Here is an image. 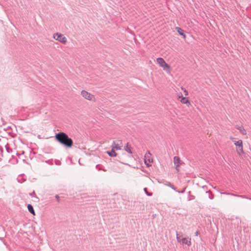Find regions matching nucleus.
<instances>
[{
	"label": "nucleus",
	"mask_w": 251,
	"mask_h": 251,
	"mask_svg": "<svg viewBox=\"0 0 251 251\" xmlns=\"http://www.w3.org/2000/svg\"><path fill=\"white\" fill-rule=\"evenodd\" d=\"M125 150L126 151H127L128 153L131 154L132 151L131 150V148L130 146H128V144L127 143L126 146L125 147Z\"/></svg>",
	"instance_id": "nucleus-13"
},
{
	"label": "nucleus",
	"mask_w": 251,
	"mask_h": 251,
	"mask_svg": "<svg viewBox=\"0 0 251 251\" xmlns=\"http://www.w3.org/2000/svg\"><path fill=\"white\" fill-rule=\"evenodd\" d=\"M176 240L182 245H187L189 246L191 245V239L189 237H183L182 233H176Z\"/></svg>",
	"instance_id": "nucleus-2"
},
{
	"label": "nucleus",
	"mask_w": 251,
	"mask_h": 251,
	"mask_svg": "<svg viewBox=\"0 0 251 251\" xmlns=\"http://www.w3.org/2000/svg\"><path fill=\"white\" fill-rule=\"evenodd\" d=\"M165 185L171 187L172 189L176 190V188L170 182H166V183H165Z\"/></svg>",
	"instance_id": "nucleus-16"
},
{
	"label": "nucleus",
	"mask_w": 251,
	"mask_h": 251,
	"mask_svg": "<svg viewBox=\"0 0 251 251\" xmlns=\"http://www.w3.org/2000/svg\"><path fill=\"white\" fill-rule=\"evenodd\" d=\"M239 197H242V198H245V197H244V196H240Z\"/></svg>",
	"instance_id": "nucleus-21"
},
{
	"label": "nucleus",
	"mask_w": 251,
	"mask_h": 251,
	"mask_svg": "<svg viewBox=\"0 0 251 251\" xmlns=\"http://www.w3.org/2000/svg\"><path fill=\"white\" fill-rule=\"evenodd\" d=\"M178 97L181 103L186 104L187 106H190V102L188 97H183L182 94H179Z\"/></svg>",
	"instance_id": "nucleus-7"
},
{
	"label": "nucleus",
	"mask_w": 251,
	"mask_h": 251,
	"mask_svg": "<svg viewBox=\"0 0 251 251\" xmlns=\"http://www.w3.org/2000/svg\"><path fill=\"white\" fill-rule=\"evenodd\" d=\"M157 63L164 70L168 71L170 69L169 66L165 62L162 58H158L156 59Z\"/></svg>",
	"instance_id": "nucleus-6"
},
{
	"label": "nucleus",
	"mask_w": 251,
	"mask_h": 251,
	"mask_svg": "<svg viewBox=\"0 0 251 251\" xmlns=\"http://www.w3.org/2000/svg\"><path fill=\"white\" fill-rule=\"evenodd\" d=\"M180 160L178 157L175 156L174 157V166L176 169V170L178 172L179 171V167L180 165Z\"/></svg>",
	"instance_id": "nucleus-10"
},
{
	"label": "nucleus",
	"mask_w": 251,
	"mask_h": 251,
	"mask_svg": "<svg viewBox=\"0 0 251 251\" xmlns=\"http://www.w3.org/2000/svg\"><path fill=\"white\" fill-rule=\"evenodd\" d=\"M144 190L147 195L149 196H152V193L148 192L147 189L146 188H145L144 189Z\"/></svg>",
	"instance_id": "nucleus-17"
},
{
	"label": "nucleus",
	"mask_w": 251,
	"mask_h": 251,
	"mask_svg": "<svg viewBox=\"0 0 251 251\" xmlns=\"http://www.w3.org/2000/svg\"><path fill=\"white\" fill-rule=\"evenodd\" d=\"M237 128L239 130L240 132L243 135H246L247 132L243 126H238Z\"/></svg>",
	"instance_id": "nucleus-12"
},
{
	"label": "nucleus",
	"mask_w": 251,
	"mask_h": 251,
	"mask_svg": "<svg viewBox=\"0 0 251 251\" xmlns=\"http://www.w3.org/2000/svg\"><path fill=\"white\" fill-rule=\"evenodd\" d=\"M53 38L63 44H66L67 42V38L63 35L58 32L53 34Z\"/></svg>",
	"instance_id": "nucleus-5"
},
{
	"label": "nucleus",
	"mask_w": 251,
	"mask_h": 251,
	"mask_svg": "<svg viewBox=\"0 0 251 251\" xmlns=\"http://www.w3.org/2000/svg\"><path fill=\"white\" fill-rule=\"evenodd\" d=\"M176 29L180 35H183L184 37L185 36V35L183 34V30L180 27H176Z\"/></svg>",
	"instance_id": "nucleus-15"
},
{
	"label": "nucleus",
	"mask_w": 251,
	"mask_h": 251,
	"mask_svg": "<svg viewBox=\"0 0 251 251\" xmlns=\"http://www.w3.org/2000/svg\"><path fill=\"white\" fill-rule=\"evenodd\" d=\"M181 90L184 92V95L185 96H187L188 95V91L185 88H184L183 87H181Z\"/></svg>",
	"instance_id": "nucleus-18"
},
{
	"label": "nucleus",
	"mask_w": 251,
	"mask_h": 251,
	"mask_svg": "<svg viewBox=\"0 0 251 251\" xmlns=\"http://www.w3.org/2000/svg\"><path fill=\"white\" fill-rule=\"evenodd\" d=\"M150 157L151 154L150 153H146L145 155L144 162L147 167L150 166L152 161V159H151Z\"/></svg>",
	"instance_id": "nucleus-9"
},
{
	"label": "nucleus",
	"mask_w": 251,
	"mask_h": 251,
	"mask_svg": "<svg viewBox=\"0 0 251 251\" xmlns=\"http://www.w3.org/2000/svg\"><path fill=\"white\" fill-rule=\"evenodd\" d=\"M198 234H199V232L197 231H196V232H195V235H196V236H198Z\"/></svg>",
	"instance_id": "nucleus-20"
},
{
	"label": "nucleus",
	"mask_w": 251,
	"mask_h": 251,
	"mask_svg": "<svg viewBox=\"0 0 251 251\" xmlns=\"http://www.w3.org/2000/svg\"><path fill=\"white\" fill-rule=\"evenodd\" d=\"M122 147V141H118L113 142L112 145V149L115 151L120 150Z\"/></svg>",
	"instance_id": "nucleus-8"
},
{
	"label": "nucleus",
	"mask_w": 251,
	"mask_h": 251,
	"mask_svg": "<svg viewBox=\"0 0 251 251\" xmlns=\"http://www.w3.org/2000/svg\"><path fill=\"white\" fill-rule=\"evenodd\" d=\"M55 137L56 140L65 147L69 148L72 147L73 144V141L66 133L59 132L56 134Z\"/></svg>",
	"instance_id": "nucleus-1"
},
{
	"label": "nucleus",
	"mask_w": 251,
	"mask_h": 251,
	"mask_svg": "<svg viewBox=\"0 0 251 251\" xmlns=\"http://www.w3.org/2000/svg\"><path fill=\"white\" fill-rule=\"evenodd\" d=\"M80 95L83 98L87 100L92 102H95L96 100L95 96L93 94L88 92L86 90L81 91L80 92Z\"/></svg>",
	"instance_id": "nucleus-3"
},
{
	"label": "nucleus",
	"mask_w": 251,
	"mask_h": 251,
	"mask_svg": "<svg viewBox=\"0 0 251 251\" xmlns=\"http://www.w3.org/2000/svg\"><path fill=\"white\" fill-rule=\"evenodd\" d=\"M55 198H56V199H57V201H59V198L58 195H56L55 196Z\"/></svg>",
	"instance_id": "nucleus-19"
},
{
	"label": "nucleus",
	"mask_w": 251,
	"mask_h": 251,
	"mask_svg": "<svg viewBox=\"0 0 251 251\" xmlns=\"http://www.w3.org/2000/svg\"><path fill=\"white\" fill-rule=\"evenodd\" d=\"M233 142L236 147L237 154L240 156L242 155L244 153L242 140H238V141H234Z\"/></svg>",
	"instance_id": "nucleus-4"
},
{
	"label": "nucleus",
	"mask_w": 251,
	"mask_h": 251,
	"mask_svg": "<svg viewBox=\"0 0 251 251\" xmlns=\"http://www.w3.org/2000/svg\"><path fill=\"white\" fill-rule=\"evenodd\" d=\"M106 153L111 157H115L116 156L117 154L116 153L115 151L112 149L111 151H107Z\"/></svg>",
	"instance_id": "nucleus-11"
},
{
	"label": "nucleus",
	"mask_w": 251,
	"mask_h": 251,
	"mask_svg": "<svg viewBox=\"0 0 251 251\" xmlns=\"http://www.w3.org/2000/svg\"><path fill=\"white\" fill-rule=\"evenodd\" d=\"M27 209L28 211L33 215H35L34 211L33 209V208L31 204H28L27 205Z\"/></svg>",
	"instance_id": "nucleus-14"
}]
</instances>
